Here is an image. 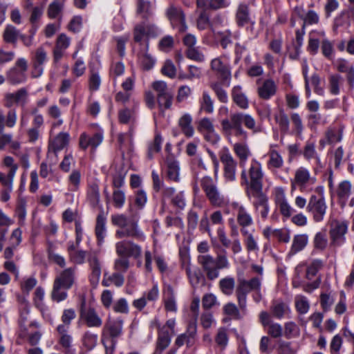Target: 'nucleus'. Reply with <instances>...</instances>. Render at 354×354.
<instances>
[{
	"mask_svg": "<svg viewBox=\"0 0 354 354\" xmlns=\"http://www.w3.org/2000/svg\"><path fill=\"white\" fill-rule=\"evenodd\" d=\"M253 131H259L256 127V122L254 118L247 113L242 112L231 113L228 118L221 121V129L226 137L234 136L243 140L244 142H236L233 145V151L239 158V164L241 167H245L248 158L251 156V151L245 141L248 140V134L243 129L242 124Z\"/></svg>",
	"mask_w": 354,
	"mask_h": 354,
	"instance_id": "1",
	"label": "nucleus"
},
{
	"mask_svg": "<svg viewBox=\"0 0 354 354\" xmlns=\"http://www.w3.org/2000/svg\"><path fill=\"white\" fill-rule=\"evenodd\" d=\"M139 218L138 214H132L130 216L124 214H113L111 217V224L118 227L115 231V237L117 239H143L144 234L138 225Z\"/></svg>",
	"mask_w": 354,
	"mask_h": 354,
	"instance_id": "2",
	"label": "nucleus"
},
{
	"mask_svg": "<svg viewBox=\"0 0 354 354\" xmlns=\"http://www.w3.org/2000/svg\"><path fill=\"white\" fill-rule=\"evenodd\" d=\"M123 334V320L108 318L103 326L101 341L106 354H113L119 339Z\"/></svg>",
	"mask_w": 354,
	"mask_h": 354,
	"instance_id": "3",
	"label": "nucleus"
},
{
	"mask_svg": "<svg viewBox=\"0 0 354 354\" xmlns=\"http://www.w3.org/2000/svg\"><path fill=\"white\" fill-rule=\"evenodd\" d=\"M241 185L245 187L246 194L263 190V173L261 163L252 159L250 167H242Z\"/></svg>",
	"mask_w": 354,
	"mask_h": 354,
	"instance_id": "4",
	"label": "nucleus"
},
{
	"mask_svg": "<svg viewBox=\"0 0 354 354\" xmlns=\"http://www.w3.org/2000/svg\"><path fill=\"white\" fill-rule=\"evenodd\" d=\"M151 87L156 94V100L158 108L161 111L171 108L174 99V93L167 84L162 80H157L152 83Z\"/></svg>",
	"mask_w": 354,
	"mask_h": 354,
	"instance_id": "5",
	"label": "nucleus"
},
{
	"mask_svg": "<svg viewBox=\"0 0 354 354\" xmlns=\"http://www.w3.org/2000/svg\"><path fill=\"white\" fill-rule=\"evenodd\" d=\"M115 251L117 254L122 258L120 266H129L128 258L132 257L140 263L142 249L140 245L131 241H121L115 244Z\"/></svg>",
	"mask_w": 354,
	"mask_h": 354,
	"instance_id": "6",
	"label": "nucleus"
},
{
	"mask_svg": "<svg viewBox=\"0 0 354 354\" xmlns=\"http://www.w3.org/2000/svg\"><path fill=\"white\" fill-rule=\"evenodd\" d=\"M76 243L69 242L67 251L71 262L75 264H82L85 262V259L87 258V263L90 266H99L100 261L98 254L96 252L89 251L86 252L82 250H77Z\"/></svg>",
	"mask_w": 354,
	"mask_h": 354,
	"instance_id": "7",
	"label": "nucleus"
},
{
	"mask_svg": "<svg viewBox=\"0 0 354 354\" xmlns=\"http://www.w3.org/2000/svg\"><path fill=\"white\" fill-rule=\"evenodd\" d=\"M201 186L212 205L221 207L224 205V196L211 177L204 176L201 180Z\"/></svg>",
	"mask_w": 354,
	"mask_h": 354,
	"instance_id": "8",
	"label": "nucleus"
},
{
	"mask_svg": "<svg viewBox=\"0 0 354 354\" xmlns=\"http://www.w3.org/2000/svg\"><path fill=\"white\" fill-rule=\"evenodd\" d=\"M223 165V178L227 182H234L236 178L238 162L227 148H223L218 153Z\"/></svg>",
	"mask_w": 354,
	"mask_h": 354,
	"instance_id": "9",
	"label": "nucleus"
},
{
	"mask_svg": "<svg viewBox=\"0 0 354 354\" xmlns=\"http://www.w3.org/2000/svg\"><path fill=\"white\" fill-rule=\"evenodd\" d=\"M28 63L26 59L19 58L13 67L6 73L8 82L12 85H18L26 82Z\"/></svg>",
	"mask_w": 354,
	"mask_h": 354,
	"instance_id": "10",
	"label": "nucleus"
},
{
	"mask_svg": "<svg viewBox=\"0 0 354 354\" xmlns=\"http://www.w3.org/2000/svg\"><path fill=\"white\" fill-rule=\"evenodd\" d=\"M80 319L88 328H100L102 326V319L91 306L86 305L85 298H82L80 308Z\"/></svg>",
	"mask_w": 354,
	"mask_h": 354,
	"instance_id": "11",
	"label": "nucleus"
},
{
	"mask_svg": "<svg viewBox=\"0 0 354 354\" xmlns=\"http://www.w3.org/2000/svg\"><path fill=\"white\" fill-rule=\"evenodd\" d=\"M103 140L104 133L102 130H99L93 133L82 132L79 137V147L83 151L91 148V151L95 152L96 149L102 144Z\"/></svg>",
	"mask_w": 354,
	"mask_h": 354,
	"instance_id": "12",
	"label": "nucleus"
},
{
	"mask_svg": "<svg viewBox=\"0 0 354 354\" xmlns=\"http://www.w3.org/2000/svg\"><path fill=\"white\" fill-rule=\"evenodd\" d=\"M348 230V222L338 220L333 221L330 224L329 234L330 238V246H339L345 241V234Z\"/></svg>",
	"mask_w": 354,
	"mask_h": 354,
	"instance_id": "13",
	"label": "nucleus"
},
{
	"mask_svg": "<svg viewBox=\"0 0 354 354\" xmlns=\"http://www.w3.org/2000/svg\"><path fill=\"white\" fill-rule=\"evenodd\" d=\"M326 205L324 198L316 195L310 197L306 209L313 215L315 222L323 221L326 212Z\"/></svg>",
	"mask_w": 354,
	"mask_h": 354,
	"instance_id": "14",
	"label": "nucleus"
},
{
	"mask_svg": "<svg viewBox=\"0 0 354 354\" xmlns=\"http://www.w3.org/2000/svg\"><path fill=\"white\" fill-rule=\"evenodd\" d=\"M223 57H218L211 61V69L216 73L223 84L229 86L232 74L231 68L228 63L224 62Z\"/></svg>",
	"mask_w": 354,
	"mask_h": 354,
	"instance_id": "15",
	"label": "nucleus"
},
{
	"mask_svg": "<svg viewBox=\"0 0 354 354\" xmlns=\"http://www.w3.org/2000/svg\"><path fill=\"white\" fill-rule=\"evenodd\" d=\"M247 195L249 197L252 196L254 198L252 202V205L255 212L261 215L262 219H266L270 211V207L268 198L263 192V190L247 194Z\"/></svg>",
	"mask_w": 354,
	"mask_h": 354,
	"instance_id": "16",
	"label": "nucleus"
},
{
	"mask_svg": "<svg viewBox=\"0 0 354 354\" xmlns=\"http://www.w3.org/2000/svg\"><path fill=\"white\" fill-rule=\"evenodd\" d=\"M273 194L274 203L281 214L286 218H290L294 209L288 202L284 189L283 187H276Z\"/></svg>",
	"mask_w": 354,
	"mask_h": 354,
	"instance_id": "17",
	"label": "nucleus"
},
{
	"mask_svg": "<svg viewBox=\"0 0 354 354\" xmlns=\"http://www.w3.org/2000/svg\"><path fill=\"white\" fill-rule=\"evenodd\" d=\"M196 337L197 324L196 322H189L186 331L176 337L174 344L178 348L184 344H186L187 348H190L195 344Z\"/></svg>",
	"mask_w": 354,
	"mask_h": 354,
	"instance_id": "18",
	"label": "nucleus"
},
{
	"mask_svg": "<svg viewBox=\"0 0 354 354\" xmlns=\"http://www.w3.org/2000/svg\"><path fill=\"white\" fill-rule=\"evenodd\" d=\"M47 53L43 47H39L32 58L31 77L38 78L43 74L44 64L47 61Z\"/></svg>",
	"mask_w": 354,
	"mask_h": 354,
	"instance_id": "19",
	"label": "nucleus"
},
{
	"mask_svg": "<svg viewBox=\"0 0 354 354\" xmlns=\"http://www.w3.org/2000/svg\"><path fill=\"white\" fill-rule=\"evenodd\" d=\"M57 331L59 335L58 342L62 347L64 354H75V348L73 346V337L68 333V326L65 325H58Z\"/></svg>",
	"mask_w": 354,
	"mask_h": 354,
	"instance_id": "20",
	"label": "nucleus"
},
{
	"mask_svg": "<svg viewBox=\"0 0 354 354\" xmlns=\"http://www.w3.org/2000/svg\"><path fill=\"white\" fill-rule=\"evenodd\" d=\"M166 15L171 25L174 27L178 26L179 32H183L187 30L185 16L180 8L171 6L167 8Z\"/></svg>",
	"mask_w": 354,
	"mask_h": 354,
	"instance_id": "21",
	"label": "nucleus"
},
{
	"mask_svg": "<svg viewBox=\"0 0 354 354\" xmlns=\"http://www.w3.org/2000/svg\"><path fill=\"white\" fill-rule=\"evenodd\" d=\"M159 33L158 28L153 24L141 23L137 24L133 30V39L140 43L144 37H156Z\"/></svg>",
	"mask_w": 354,
	"mask_h": 354,
	"instance_id": "22",
	"label": "nucleus"
},
{
	"mask_svg": "<svg viewBox=\"0 0 354 354\" xmlns=\"http://www.w3.org/2000/svg\"><path fill=\"white\" fill-rule=\"evenodd\" d=\"M28 92L26 88L23 87L14 93H8L4 96V106L11 108L15 104L24 106L28 100Z\"/></svg>",
	"mask_w": 354,
	"mask_h": 354,
	"instance_id": "23",
	"label": "nucleus"
},
{
	"mask_svg": "<svg viewBox=\"0 0 354 354\" xmlns=\"http://www.w3.org/2000/svg\"><path fill=\"white\" fill-rule=\"evenodd\" d=\"M336 70L346 75V80L351 88H354V65L348 60L339 58L335 63Z\"/></svg>",
	"mask_w": 354,
	"mask_h": 354,
	"instance_id": "24",
	"label": "nucleus"
},
{
	"mask_svg": "<svg viewBox=\"0 0 354 354\" xmlns=\"http://www.w3.org/2000/svg\"><path fill=\"white\" fill-rule=\"evenodd\" d=\"M75 269L73 267L65 268L56 274L54 281L64 286L65 288H71L75 283Z\"/></svg>",
	"mask_w": 354,
	"mask_h": 354,
	"instance_id": "25",
	"label": "nucleus"
},
{
	"mask_svg": "<svg viewBox=\"0 0 354 354\" xmlns=\"http://www.w3.org/2000/svg\"><path fill=\"white\" fill-rule=\"evenodd\" d=\"M270 311L271 315L278 319L289 317L291 310L289 304L281 299H273L271 302Z\"/></svg>",
	"mask_w": 354,
	"mask_h": 354,
	"instance_id": "26",
	"label": "nucleus"
},
{
	"mask_svg": "<svg viewBox=\"0 0 354 354\" xmlns=\"http://www.w3.org/2000/svg\"><path fill=\"white\" fill-rule=\"evenodd\" d=\"M235 20L239 27H243L250 24L251 29H252L255 24L254 21H252L250 17L249 6L245 3L239 4L235 15Z\"/></svg>",
	"mask_w": 354,
	"mask_h": 354,
	"instance_id": "27",
	"label": "nucleus"
},
{
	"mask_svg": "<svg viewBox=\"0 0 354 354\" xmlns=\"http://www.w3.org/2000/svg\"><path fill=\"white\" fill-rule=\"evenodd\" d=\"M277 91V86L272 79L266 80L263 84L257 88V94L259 98L268 100L274 96Z\"/></svg>",
	"mask_w": 354,
	"mask_h": 354,
	"instance_id": "28",
	"label": "nucleus"
},
{
	"mask_svg": "<svg viewBox=\"0 0 354 354\" xmlns=\"http://www.w3.org/2000/svg\"><path fill=\"white\" fill-rule=\"evenodd\" d=\"M69 140L70 136L68 133L60 132L49 142L48 151L57 155L58 151H60L68 145Z\"/></svg>",
	"mask_w": 354,
	"mask_h": 354,
	"instance_id": "29",
	"label": "nucleus"
},
{
	"mask_svg": "<svg viewBox=\"0 0 354 354\" xmlns=\"http://www.w3.org/2000/svg\"><path fill=\"white\" fill-rule=\"evenodd\" d=\"M233 102L241 109L245 110L249 107V100L241 86H234L231 91Z\"/></svg>",
	"mask_w": 354,
	"mask_h": 354,
	"instance_id": "30",
	"label": "nucleus"
},
{
	"mask_svg": "<svg viewBox=\"0 0 354 354\" xmlns=\"http://www.w3.org/2000/svg\"><path fill=\"white\" fill-rule=\"evenodd\" d=\"M70 45V38L65 34H60L53 49V59L55 62H59L64 55V51Z\"/></svg>",
	"mask_w": 354,
	"mask_h": 354,
	"instance_id": "31",
	"label": "nucleus"
},
{
	"mask_svg": "<svg viewBox=\"0 0 354 354\" xmlns=\"http://www.w3.org/2000/svg\"><path fill=\"white\" fill-rule=\"evenodd\" d=\"M238 282L239 284L236 289V295L240 308L244 309L246 306L247 295L250 292V290L248 288L247 280L239 277Z\"/></svg>",
	"mask_w": 354,
	"mask_h": 354,
	"instance_id": "32",
	"label": "nucleus"
},
{
	"mask_svg": "<svg viewBox=\"0 0 354 354\" xmlns=\"http://www.w3.org/2000/svg\"><path fill=\"white\" fill-rule=\"evenodd\" d=\"M171 336L167 329L158 331L154 354H161L170 344Z\"/></svg>",
	"mask_w": 354,
	"mask_h": 354,
	"instance_id": "33",
	"label": "nucleus"
},
{
	"mask_svg": "<svg viewBox=\"0 0 354 354\" xmlns=\"http://www.w3.org/2000/svg\"><path fill=\"white\" fill-rule=\"evenodd\" d=\"M236 221L241 227L240 231L244 230H250V226L253 224V219L250 214L242 205L239 206L236 209Z\"/></svg>",
	"mask_w": 354,
	"mask_h": 354,
	"instance_id": "34",
	"label": "nucleus"
},
{
	"mask_svg": "<svg viewBox=\"0 0 354 354\" xmlns=\"http://www.w3.org/2000/svg\"><path fill=\"white\" fill-rule=\"evenodd\" d=\"M106 217L104 215V210L101 207V211L96 218V223L95 227V234L99 243L104 242L106 235Z\"/></svg>",
	"mask_w": 354,
	"mask_h": 354,
	"instance_id": "35",
	"label": "nucleus"
},
{
	"mask_svg": "<svg viewBox=\"0 0 354 354\" xmlns=\"http://www.w3.org/2000/svg\"><path fill=\"white\" fill-rule=\"evenodd\" d=\"M178 127L181 132L187 138H192L194 134V129L192 126V117L189 113L183 114L178 120Z\"/></svg>",
	"mask_w": 354,
	"mask_h": 354,
	"instance_id": "36",
	"label": "nucleus"
},
{
	"mask_svg": "<svg viewBox=\"0 0 354 354\" xmlns=\"http://www.w3.org/2000/svg\"><path fill=\"white\" fill-rule=\"evenodd\" d=\"M311 180L313 178L310 177V173L308 169L301 167L295 171V178L292 180V185H295L302 188Z\"/></svg>",
	"mask_w": 354,
	"mask_h": 354,
	"instance_id": "37",
	"label": "nucleus"
},
{
	"mask_svg": "<svg viewBox=\"0 0 354 354\" xmlns=\"http://www.w3.org/2000/svg\"><path fill=\"white\" fill-rule=\"evenodd\" d=\"M167 177L169 180L178 182L179 180L180 167L178 162L173 156H168L166 159Z\"/></svg>",
	"mask_w": 354,
	"mask_h": 354,
	"instance_id": "38",
	"label": "nucleus"
},
{
	"mask_svg": "<svg viewBox=\"0 0 354 354\" xmlns=\"http://www.w3.org/2000/svg\"><path fill=\"white\" fill-rule=\"evenodd\" d=\"M255 230L250 228V230H243L241 233L243 237V241L245 248L249 252H257L259 250V245L254 236Z\"/></svg>",
	"mask_w": 354,
	"mask_h": 354,
	"instance_id": "39",
	"label": "nucleus"
},
{
	"mask_svg": "<svg viewBox=\"0 0 354 354\" xmlns=\"http://www.w3.org/2000/svg\"><path fill=\"white\" fill-rule=\"evenodd\" d=\"M17 122V111L15 109H10L5 117L3 111L0 110V134L4 131L5 126L12 128Z\"/></svg>",
	"mask_w": 354,
	"mask_h": 354,
	"instance_id": "40",
	"label": "nucleus"
},
{
	"mask_svg": "<svg viewBox=\"0 0 354 354\" xmlns=\"http://www.w3.org/2000/svg\"><path fill=\"white\" fill-rule=\"evenodd\" d=\"M308 242V236L307 234H302L294 236L289 254L294 255L303 250L307 245Z\"/></svg>",
	"mask_w": 354,
	"mask_h": 354,
	"instance_id": "41",
	"label": "nucleus"
},
{
	"mask_svg": "<svg viewBox=\"0 0 354 354\" xmlns=\"http://www.w3.org/2000/svg\"><path fill=\"white\" fill-rule=\"evenodd\" d=\"M12 174H10V178L6 179L5 174L0 172V183L4 187L1 191L0 200L3 202H7L10 198V193L12 191V183L13 180H12Z\"/></svg>",
	"mask_w": 354,
	"mask_h": 354,
	"instance_id": "42",
	"label": "nucleus"
},
{
	"mask_svg": "<svg viewBox=\"0 0 354 354\" xmlns=\"http://www.w3.org/2000/svg\"><path fill=\"white\" fill-rule=\"evenodd\" d=\"M19 30L14 26L8 24L3 32V39L6 43L11 44L14 46L17 45L19 39Z\"/></svg>",
	"mask_w": 354,
	"mask_h": 354,
	"instance_id": "43",
	"label": "nucleus"
},
{
	"mask_svg": "<svg viewBox=\"0 0 354 354\" xmlns=\"http://www.w3.org/2000/svg\"><path fill=\"white\" fill-rule=\"evenodd\" d=\"M352 192V184L349 180H343L339 183L336 193L339 200L346 203Z\"/></svg>",
	"mask_w": 354,
	"mask_h": 354,
	"instance_id": "44",
	"label": "nucleus"
},
{
	"mask_svg": "<svg viewBox=\"0 0 354 354\" xmlns=\"http://www.w3.org/2000/svg\"><path fill=\"white\" fill-rule=\"evenodd\" d=\"M70 288H65L63 286L53 281V288L50 292L51 299L57 303L64 301L68 297L67 291Z\"/></svg>",
	"mask_w": 354,
	"mask_h": 354,
	"instance_id": "45",
	"label": "nucleus"
},
{
	"mask_svg": "<svg viewBox=\"0 0 354 354\" xmlns=\"http://www.w3.org/2000/svg\"><path fill=\"white\" fill-rule=\"evenodd\" d=\"M301 10L299 8H296L295 11L297 12V15L299 17L303 20L304 28H306V26L308 25H314L317 24L319 22V15L313 10H309L306 13L305 15L300 13Z\"/></svg>",
	"mask_w": 354,
	"mask_h": 354,
	"instance_id": "46",
	"label": "nucleus"
},
{
	"mask_svg": "<svg viewBox=\"0 0 354 354\" xmlns=\"http://www.w3.org/2000/svg\"><path fill=\"white\" fill-rule=\"evenodd\" d=\"M163 139L158 133L155 134L153 140L148 144V150L147 156L148 159L152 160L153 155L161 151Z\"/></svg>",
	"mask_w": 354,
	"mask_h": 354,
	"instance_id": "47",
	"label": "nucleus"
},
{
	"mask_svg": "<svg viewBox=\"0 0 354 354\" xmlns=\"http://www.w3.org/2000/svg\"><path fill=\"white\" fill-rule=\"evenodd\" d=\"M274 119L279 125L281 133L286 134L289 132L290 121L288 115L283 109H280L279 113L274 115Z\"/></svg>",
	"mask_w": 354,
	"mask_h": 354,
	"instance_id": "48",
	"label": "nucleus"
},
{
	"mask_svg": "<svg viewBox=\"0 0 354 354\" xmlns=\"http://www.w3.org/2000/svg\"><path fill=\"white\" fill-rule=\"evenodd\" d=\"M124 281V276L121 273L115 272L111 275H108L107 273H105L102 281V285L108 287L111 286V284H114L117 287H120L123 285Z\"/></svg>",
	"mask_w": 354,
	"mask_h": 354,
	"instance_id": "49",
	"label": "nucleus"
},
{
	"mask_svg": "<svg viewBox=\"0 0 354 354\" xmlns=\"http://www.w3.org/2000/svg\"><path fill=\"white\" fill-rule=\"evenodd\" d=\"M87 198L93 207L98 205L100 201L99 186L97 183H93L88 185L87 189Z\"/></svg>",
	"mask_w": 354,
	"mask_h": 354,
	"instance_id": "50",
	"label": "nucleus"
},
{
	"mask_svg": "<svg viewBox=\"0 0 354 354\" xmlns=\"http://www.w3.org/2000/svg\"><path fill=\"white\" fill-rule=\"evenodd\" d=\"M342 81V77L337 73L332 74L328 77V87L332 95H337L339 93V87Z\"/></svg>",
	"mask_w": 354,
	"mask_h": 354,
	"instance_id": "51",
	"label": "nucleus"
},
{
	"mask_svg": "<svg viewBox=\"0 0 354 354\" xmlns=\"http://www.w3.org/2000/svg\"><path fill=\"white\" fill-rule=\"evenodd\" d=\"M97 342V335L91 333L89 330L86 331L82 337V343L83 346L87 351L93 349Z\"/></svg>",
	"mask_w": 354,
	"mask_h": 354,
	"instance_id": "52",
	"label": "nucleus"
},
{
	"mask_svg": "<svg viewBox=\"0 0 354 354\" xmlns=\"http://www.w3.org/2000/svg\"><path fill=\"white\" fill-rule=\"evenodd\" d=\"M219 287L221 292L225 295H231L234 290L235 281L232 277H225L220 280Z\"/></svg>",
	"mask_w": 354,
	"mask_h": 354,
	"instance_id": "53",
	"label": "nucleus"
},
{
	"mask_svg": "<svg viewBox=\"0 0 354 354\" xmlns=\"http://www.w3.org/2000/svg\"><path fill=\"white\" fill-rule=\"evenodd\" d=\"M201 110L207 113L214 111V101L207 91L203 93L202 99L200 100Z\"/></svg>",
	"mask_w": 354,
	"mask_h": 354,
	"instance_id": "54",
	"label": "nucleus"
},
{
	"mask_svg": "<svg viewBox=\"0 0 354 354\" xmlns=\"http://www.w3.org/2000/svg\"><path fill=\"white\" fill-rule=\"evenodd\" d=\"M187 273L193 286H198L200 283H204V274L201 271V270H192L190 267H188L187 269Z\"/></svg>",
	"mask_w": 354,
	"mask_h": 354,
	"instance_id": "55",
	"label": "nucleus"
},
{
	"mask_svg": "<svg viewBox=\"0 0 354 354\" xmlns=\"http://www.w3.org/2000/svg\"><path fill=\"white\" fill-rule=\"evenodd\" d=\"M295 308L300 314H306L310 308L307 298L303 295H297L295 299Z\"/></svg>",
	"mask_w": 354,
	"mask_h": 354,
	"instance_id": "56",
	"label": "nucleus"
},
{
	"mask_svg": "<svg viewBox=\"0 0 354 354\" xmlns=\"http://www.w3.org/2000/svg\"><path fill=\"white\" fill-rule=\"evenodd\" d=\"M268 155L270 157L269 161L268 162V167L279 169L283 166V160L278 151L276 150H270Z\"/></svg>",
	"mask_w": 354,
	"mask_h": 354,
	"instance_id": "57",
	"label": "nucleus"
},
{
	"mask_svg": "<svg viewBox=\"0 0 354 354\" xmlns=\"http://www.w3.org/2000/svg\"><path fill=\"white\" fill-rule=\"evenodd\" d=\"M210 88L214 91L217 99L221 102L226 104L228 102V95L227 92L222 88L220 83L212 82L210 84Z\"/></svg>",
	"mask_w": 354,
	"mask_h": 354,
	"instance_id": "58",
	"label": "nucleus"
},
{
	"mask_svg": "<svg viewBox=\"0 0 354 354\" xmlns=\"http://www.w3.org/2000/svg\"><path fill=\"white\" fill-rule=\"evenodd\" d=\"M113 206L117 209H121L126 201L124 192L120 189H115L112 194Z\"/></svg>",
	"mask_w": 354,
	"mask_h": 354,
	"instance_id": "59",
	"label": "nucleus"
},
{
	"mask_svg": "<svg viewBox=\"0 0 354 354\" xmlns=\"http://www.w3.org/2000/svg\"><path fill=\"white\" fill-rule=\"evenodd\" d=\"M314 247L319 250L323 251L328 245V239L324 231L317 232L313 240Z\"/></svg>",
	"mask_w": 354,
	"mask_h": 354,
	"instance_id": "60",
	"label": "nucleus"
},
{
	"mask_svg": "<svg viewBox=\"0 0 354 354\" xmlns=\"http://www.w3.org/2000/svg\"><path fill=\"white\" fill-rule=\"evenodd\" d=\"M326 136L328 143L334 144L342 140L343 136V129H328L326 132Z\"/></svg>",
	"mask_w": 354,
	"mask_h": 354,
	"instance_id": "61",
	"label": "nucleus"
},
{
	"mask_svg": "<svg viewBox=\"0 0 354 354\" xmlns=\"http://www.w3.org/2000/svg\"><path fill=\"white\" fill-rule=\"evenodd\" d=\"M185 55L188 59L198 62H203L205 61V55L199 50L198 47L187 48Z\"/></svg>",
	"mask_w": 354,
	"mask_h": 354,
	"instance_id": "62",
	"label": "nucleus"
},
{
	"mask_svg": "<svg viewBox=\"0 0 354 354\" xmlns=\"http://www.w3.org/2000/svg\"><path fill=\"white\" fill-rule=\"evenodd\" d=\"M161 73L163 75L173 79L176 75V68L171 59H167L161 68Z\"/></svg>",
	"mask_w": 354,
	"mask_h": 354,
	"instance_id": "63",
	"label": "nucleus"
},
{
	"mask_svg": "<svg viewBox=\"0 0 354 354\" xmlns=\"http://www.w3.org/2000/svg\"><path fill=\"white\" fill-rule=\"evenodd\" d=\"M210 18L207 12L205 10H202L196 20L198 29L203 30L208 27L210 28Z\"/></svg>",
	"mask_w": 354,
	"mask_h": 354,
	"instance_id": "64",
	"label": "nucleus"
}]
</instances>
